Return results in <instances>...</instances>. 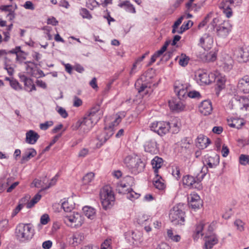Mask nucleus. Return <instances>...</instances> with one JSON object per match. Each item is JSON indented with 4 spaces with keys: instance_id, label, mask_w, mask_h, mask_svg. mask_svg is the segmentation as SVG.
<instances>
[{
    "instance_id": "nucleus-3",
    "label": "nucleus",
    "mask_w": 249,
    "mask_h": 249,
    "mask_svg": "<svg viewBox=\"0 0 249 249\" xmlns=\"http://www.w3.org/2000/svg\"><path fill=\"white\" fill-rule=\"evenodd\" d=\"M203 169L202 168L200 173L198 174L195 177L189 175L184 176L182 178L183 185L190 188L201 189L202 186L200 183L206 174L204 171H202Z\"/></svg>"
},
{
    "instance_id": "nucleus-27",
    "label": "nucleus",
    "mask_w": 249,
    "mask_h": 249,
    "mask_svg": "<svg viewBox=\"0 0 249 249\" xmlns=\"http://www.w3.org/2000/svg\"><path fill=\"white\" fill-rule=\"evenodd\" d=\"M205 161V164L208 165V167H205L206 169L208 167L211 168H215L219 164V156L215 155L214 157H210Z\"/></svg>"
},
{
    "instance_id": "nucleus-59",
    "label": "nucleus",
    "mask_w": 249,
    "mask_h": 249,
    "mask_svg": "<svg viewBox=\"0 0 249 249\" xmlns=\"http://www.w3.org/2000/svg\"><path fill=\"white\" fill-rule=\"evenodd\" d=\"M58 178V176L57 175H56L51 180L50 183H49V185L48 186H46V187H44L43 188V189L46 190L50 187L54 185L57 181Z\"/></svg>"
},
{
    "instance_id": "nucleus-31",
    "label": "nucleus",
    "mask_w": 249,
    "mask_h": 249,
    "mask_svg": "<svg viewBox=\"0 0 249 249\" xmlns=\"http://www.w3.org/2000/svg\"><path fill=\"white\" fill-rule=\"evenodd\" d=\"M61 206L65 212H70L74 209V203L71 199H67L62 202Z\"/></svg>"
},
{
    "instance_id": "nucleus-35",
    "label": "nucleus",
    "mask_w": 249,
    "mask_h": 249,
    "mask_svg": "<svg viewBox=\"0 0 249 249\" xmlns=\"http://www.w3.org/2000/svg\"><path fill=\"white\" fill-rule=\"evenodd\" d=\"M139 158L136 157H133L132 156L129 155L126 156L124 159V163L126 165V166L130 169L131 167L133 166V164L135 163V162L137 161V159Z\"/></svg>"
},
{
    "instance_id": "nucleus-2",
    "label": "nucleus",
    "mask_w": 249,
    "mask_h": 249,
    "mask_svg": "<svg viewBox=\"0 0 249 249\" xmlns=\"http://www.w3.org/2000/svg\"><path fill=\"white\" fill-rule=\"evenodd\" d=\"M100 197L103 209L107 210L111 208L115 200V197L109 185H105L101 188Z\"/></svg>"
},
{
    "instance_id": "nucleus-61",
    "label": "nucleus",
    "mask_w": 249,
    "mask_h": 249,
    "mask_svg": "<svg viewBox=\"0 0 249 249\" xmlns=\"http://www.w3.org/2000/svg\"><path fill=\"white\" fill-rule=\"evenodd\" d=\"M24 7L26 9L33 10L35 9V7L32 2L31 1H27L25 2L23 5Z\"/></svg>"
},
{
    "instance_id": "nucleus-30",
    "label": "nucleus",
    "mask_w": 249,
    "mask_h": 249,
    "mask_svg": "<svg viewBox=\"0 0 249 249\" xmlns=\"http://www.w3.org/2000/svg\"><path fill=\"white\" fill-rule=\"evenodd\" d=\"M155 178L154 179L153 184L154 186L159 190H163L165 188V184L163 179L158 174H155Z\"/></svg>"
},
{
    "instance_id": "nucleus-18",
    "label": "nucleus",
    "mask_w": 249,
    "mask_h": 249,
    "mask_svg": "<svg viewBox=\"0 0 249 249\" xmlns=\"http://www.w3.org/2000/svg\"><path fill=\"white\" fill-rule=\"evenodd\" d=\"M178 99H173L168 102L169 107L172 111L179 112L184 109V106L181 101V100L183 98L180 99L178 97Z\"/></svg>"
},
{
    "instance_id": "nucleus-22",
    "label": "nucleus",
    "mask_w": 249,
    "mask_h": 249,
    "mask_svg": "<svg viewBox=\"0 0 249 249\" xmlns=\"http://www.w3.org/2000/svg\"><path fill=\"white\" fill-rule=\"evenodd\" d=\"M210 139L203 135H199L197 138L196 145L199 149H203L206 148L210 143Z\"/></svg>"
},
{
    "instance_id": "nucleus-17",
    "label": "nucleus",
    "mask_w": 249,
    "mask_h": 249,
    "mask_svg": "<svg viewBox=\"0 0 249 249\" xmlns=\"http://www.w3.org/2000/svg\"><path fill=\"white\" fill-rule=\"evenodd\" d=\"M231 27L228 22H224L216 27L217 36L221 37H226L231 31Z\"/></svg>"
},
{
    "instance_id": "nucleus-7",
    "label": "nucleus",
    "mask_w": 249,
    "mask_h": 249,
    "mask_svg": "<svg viewBox=\"0 0 249 249\" xmlns=\"http://www.w3.org/2000/svg\"><path fill=\"white\" fill-rule=\"evenodd\" d=\"M242 0H223L219 5L220 9L228 18H231L232 15V6L235 7L240 5Z\"/></svg>"
},
{
    "instance_id": "nucleus-37",
    "label": "nucleus",
    "mask_w": 249,
    "mask_h": 249,
    "mask_svg": "<svg viewBox=\"0 0 249 249\" xmlns=\"http://www.w3.org/2000/svg\"><path fill=\"white\" fill-rule=\"evenodd\" d=\"M243 120L239 119H233L231 120V123H229V125L231 127L239 129L244 124Z\"/></svg>"
},
{
    "instance_id": "nucleus-36",
    "label": "nucleus",
    "mask_w": 249,
    "mask_h": 249,
    "mask_svg": "<svg viewBox=\"0 0 249 249\" xmlns=\"http://www.w3.org/2000/svg\"><path fill=\"white\" fill-rule=\"evenodd\" d=\"M204 228V225L202 223H200L196 225L194 234L193 235L195 240H197L200 236H202L204 233H202V230Z\"/></svg>"
},
{
    "instance_id": "nucleus-55",
    "label": "nucleus",
    "mask_w": 249,
    "mask_h": 249,
    "mask_svg": "<svg viewBox=\"0 0 249 249\" xmlns=\"http://www.w3.org/2000/svg\"><path fill=\"white\" fill-rule=\"evenodd\" d=\"M111 240L106 239L101 245V249H111Z\"/></svg>"
},
{
    "instance_id": "nucleus-43",
    "label": "nucleus",
    "mask_w": 249,
    "mask_h": 249,
    "mask_svg": "<svg viewBox=\"0 0 249 249\" xmlns=\"http://www.w3.org/2000/svg\"><path fill=\"white\" fill-rule=\"evenodd\" d=\"M94 174L90 172L87 174L83 178V183L85 185L89 184L93 180Z\"/></svg>"
},
{
    "instance_id": "nucleus-26",
    "label": "nucleus",
    "mask_w": 249,
    "mask_h": 249,
    "mask_svg": "<svg viewBox=\"0 0 249 249\" xmlns=\"http://www.w3.org/2000/svg\"><path fill=\"white\" fill-rule=\"evenodd\" d=\"M135 87L139 93L145 91V93H148V89L147 84L143 83L142 78H140L137 80L135 84Z\"/></svg>"
},
{
    "instance_id": "nucleus-25",
    "label": "nucleus",
    "mask_w": 249,
    "mask_h": 249,
    "mask_svg": "<svg viewBox=\"0 0 249 249\" xmlns=\"http://www.w3.org/2000/svg\"><path fill=\"white\" fill-rule=\"evenodd\" d=\"M236 104L239 106L240 109L247 110L249 107V99L246 97H240L238 99L235 98Z\"/></svg>"
},
{
    "instance_id": "nucleus-28",
    "label": "nucleus",
    "mask_w": 249,
    "mask_h": 249,
    "mask_svg": "<svg viewBox=\"0 0 249 249\" xmlns=\"http://www.w3.org/2000/svg\"><path fill=\"white\" fill-rule=\"evenodd\" d=\"M36 154V151L33 149L31 148L27 150L22 156L21 163H23L28 161L32 158L35 157Z\"/></svg>"
},
{
    "instance_id": "nucleus-58",
    "label": "nucleus",
    "mask_w": 249,
    "mask_h": 249,
    "mask_svg": "<svg viewBox=\"0 0 249 249\" xmlns=\"http://www.w3.org/2000/svg\"><path fill=\"white\" fill-rule=\"evenodd\" d=\"M53 122L52 121H47L44 123L40 124V128L42 130H47L49 127L53 125Z\"/></svg>"
},
{
    "instance_id": "nucleus-40",
    "label": "nucleus",
    "mask_w": 249,
    "mask_h": 249,
    "mask_svg": "<svg viewBox=\"0 0 249 249\" xmlns=\"http://www.w3.org/2000/svg\"><path fill=\"white\" fill-rule=\"evenodd\" d=\"M83 239V236L79 233H74L73 234L71 239L72 242L71 244L73 246H76L77 244H80Z\"/></svg>"
},
{
    "instance_id": "nucleus-10",
    "label": "nucleus",
    "mask_w": 249,
    "mask_h": 249,
    "mask_svg": "<svg viewBox=\"0 0 249 249\" xmlns=\"http://www.w3.org/2000/svg\"><path fill=\"white\" fill-rule=\"evenodd\" d=\"M151 130L157 133L160 136L166 134L171 128L170 124L166 122H156L151 124Z\"/></svg>"
},
{
    "instance_id": "nucleus-13",
    "label": "nucleus",
    "mask_w": 249,
    "mask_h": 249,
    "mask_svg": "<svg viewBox=\"0 0 249 249\" xmlns=\"http://www.w3.org/2000/svg\"><path fill=\"white\" fill-rule=\"evenodd\" d=\"M102 115L100 106L97 105L92 107L85 115L95 124L100 120Z\"/></svg>"
},
{
    "instance_id": "nucleus-24",
    "label": "nucleus",
    "mask_w": 249,
    "mask_h": 249,
    "mask_svg": "<svg viewBox=\"0 0 249 249\" xmlns=\"http://www.w3.org/2000/svg\"><path fill=\"white\" fill-rule=\"evenodd\" d=\"M145 167V163L141 159H137V161L133 164V166L129 169L134 174H137L142 172Z\"/></svg>"
},
{
    "instance_id": "nucleus-19",
    "label": "nucleus",
    "mask_w": 249,
    "mask_h": 249,
    "mask_svg": "<svg viewBox=\"0 0 249 249\" xmlns=\"http://www.w3.org/2000/svg\"><path fill=\"white\" fill-rule=\"evenodd\" d=\"M144 147L146 152L151 154H156L159 152L157 142L154 139L147 141L145 142Z\"/></svg>"
},
{
    "instance_id": "nucleus-44",
    "label": "nucleus",
    "mask_w": 249,
    "mask_h": 249,
    "mask_svg": "<svg viewBox=\"0 0 249 249\" xmlns=\"http://www.w3.org/2000/svg\"><path fill=\"white\" fill-rule=\"evenodd\" d=\"M172 175L176 178V179H178L180 178V168L178 166L174 165L172 166Z\"/></svg>"
},
{
    "instance_id": "nucleus-51",
    "label": "nucleus",
    "mask_w": 249,
    "mask_h": 249,
    "mask_svg": "<svg viewBox=\"0 0 249 249\" xmlns=\"http://www.w3.org/2000/svg\"><path fill=\"white\" fill-rule=\"evenodd\" d=\"M205 56L206 60L209 61H214L216 58V54L213 52H210Z\"/></svg>"
},
{
    "instance_id": "nucleus-15",
    "label": "nucleus",
    "mask_w": 249,
    "mask_h": 249,
    "mask_svg": "<svg viewBox=\"0 0 249 249\" xmlns=\"http://www.w3.org/2000/svg\"><path fill=\"white\" fill-rule=\"evenodd\" d=\"M205 249H212L213 247L218 243V239L215 234L211 233L210 232L206 233L204 237Z\"/></svg>"
},
{
    "instance_id": "nucleus-9",
    "label": "nucleus",
    "mask_w": 249,
    "mask_h": 249,
    "mask_svg": "<svg viewBox=\"0 0 249 249\" xmlns=\"http://www.w3.org/2000/svg\"><path fill=\"white\" fill-rule=\"evenodd\" d=\"M134 178L130 176L125 177L123 180L118 184L117 191L119 194H126L131 189L134 184Z\"/></svg>"
},
{
    "instance_id": "nucleus-39",
    "label": "nucleus",
    "mask_w": 249,
    "mask_h": 249,
    "mask_svg": "<svg viewBox=\"0 0 249 249\" xmlns=\"http://www.w3.org/2000/svg\"><path fill=\"white\" fill-rule=\"evenodd\" d=\"M133 240L135 241H140L142 237V233L138 230L132 231L129 232Z\"/></svg>"
},
{
    "instance_id": "nucleus-50",
    "label": "nucleus",
    "mask_w": 249,
    "mask_h": 249,
    "mask_svg": "<svg viewBox=\"0 0 249 249\" xmlns=\"http://www.w3.org/2000/svg\"><path fill=\"white\" fill-rule=\"evenodd\" d=\"M167 235L169 238L174 241L178 242L180 239V237L178 235H173V231L171 229L167 230Z\"/></svg>"
},
{
    "instance_id": "nucleus-47",
    "label": "nucleus",
    "mask_w": 249,
    "mask_h": 249,
    "mask_svg": "<svg viewBox=\"0 0 249 249\" xmlns=\"http://www.w3.org/2000/svg\"><path fill=\"white\" fill-rule=\"evenodd\" d=\"M140 195L135 192L132 189L128 192L126 195V197L131 200L137 199L139 197Z\"/></svg>"
},
{
    "instance_id": "nucleus-63",
    "label": "nucleus",
    "mask_w": 249,
    "mask_h": 249,
    "mask_svg": "<svg viewBox=\"0 0 249 249\" xmlns=\"http://www.w3.org/2000/svg\"><path fill=\"white\" fill-rule=\"evenodd\" d=\"M52 242L50 240H47L42 243V248L44 249H50L52 246Z\"/></svg>"
},
{
    "instance_id": "nucleus-29",
    "label": "nucleus",
    "mask_w": 249,
    "mask_h": 249,
    "mask_svg": "<svg viewBox=\"0 0 249 249\" xmlns=\"http://www.w3.org/2000/svg\"><path fill=\"white\" fill-rule=\"evenodd\" d=\"M163 163L162 159L156 156L151 160V164L154 169V174H158L159 169H160Z\"/></svg>"
},
{
    "instance_id": "nucleus-45",
    "label": "nucleus",
    "mask_w": 249,
    "mask_h": 249,
    "mask_svg": "<svg viewBox=\"0 0 249 249\" xmlns=\"http://www.w3.org/2000/svg\"><path fill=\"white\" fill-rule=\"evenodd\" d=\"M239 163L243 165H249V155L241 154L239 158Z\"/></svg>"
},
{
    "instance_id": "nucleus-64",
    "label": "nucleus",
    "mask_w": 249,
    "mask_h": 249,
    "mask_svg": "<svg viewBox=\"0 0 249 249\" xmlns=\"http://www.w3.org/2000/svg\"><path fill=\"white\" fill-rule=\"evenodd\" d=\"M170 124L171 128V127L175 128V129L173 130L174 132H177L178 131L179 127V123H178L177 121H173V122H172L171 123H170Z\"/></svg>"
},
{
    "instance_id": "nucleus-33",
    "label": "nucleus",
    "mask_w": 249,
    "mask_h": 249,
    "mask_svg": "<svg viewBox=\"0 0 249 249\" xmlns=\"http://www.w3.org/2000/svg\"><path fill=\"white\" fill-rule=\"evenodd\" d=\"M83 213L89 218L92 219L95 216L96 213L95 210L89 206H85L83 208Z\"/></svg>"
},
{
    "instance_id": "nucleus-6",
    "label": "nucleus",
    "mask_w": 249,
    "mask_h": 249,
    "mask_svg": "<svg viewBox=\"0 0 249 249\" xmlns=\"http://www.w3.org/2000/svg\"><path fill=\"white\" fill-rule=\"evenodd\" d=\"M182 205L174 206L170 211L169 218L173 224L183 225L185 221V213L181 209Z\"/></svg>"
},
{
    "instance_id": "nucleus-12",
    "label": "nucleus",
    "mask_w": 249,
    "mask_h": 249,
    "mask_svg": "<svg viewBox=\"0 0 249 249\" xmlns=\"http://www.w3.org/2000/svg\"><path fill=\"white\" fill-rule=\"evenodd\" d=\"M94 124L90 121L88 117L85 116L81 119L78 121L73 126V129H78L84 133L88 132L93 126Z\"/></svg>"
},
{
    "instance_id": "nucleus-20",
    "label": "nucleus",
    "mask_w": 249,
    "mask_h": 249,
    "mask_svg": "<svg viewBox=\"0 0 249 249\" xmlns=\"http://www.w3.org/2000/svg\"><path fill=\"white\" fill-rule=\"evenodd\" d=\"M237 89L239 91L244 93H249V77L248 76H244L239 81Z\"/></svg>"
},
{
    "instance_id": "nucleus-14",
    "label": "nucleus",
    "mask_w": 249,
    "mask_h": 249,
    "mask_svg": "<svg viewBox=\"0 0 249 249\" xmlns=\"http://www.w3.org/2000/svg\"><path fill=\"white\" fill-rule=\"evenodd\" d=\"M234 55L240 63L246 62L249 60V52L246 48L238 47L234 51Z\"/></svg>"
},
{
    "instance_id": "nucleus-21",
    "label": "nucleus",
    "mask_w": 249,
    "mask_h": 249,
    "mask_svg": "<svg viewBox=\"0 0 249 249\" xmlns=\"http://www.w3.org/2000/svg\"><path fill=\"white\" fill-rule=\"evenodd\" d=\"M213 109L212 103L210 100H204L199 107L200 112L204 115L210 114Z\"/></svg>"
},
{
    "instance_id": "nucleus-4",
    "label": "nucleus",
    "mask_w": 249,
    "mask_h": 249,
    "mask_svg": "<svg viewBox=\"0 0 249 249\" xmlns=\"http://www.w3.org/2000/svg\"><path fill=\"white\" fill-rule=\"evenodd\" d=\"M188 85L187 84H183L179 81H176L174 84V90L177 96L181 99L189 97L191 98H195L200 97L199 92L194 90L188 91Z\"/></svg>"
},
{
    "instance_id": "nucleus-62",
    "label": "nucleus",
    "mask_w": 249,
    "mask_h": 249,
    "mask_svg": "<svg viewBox=\"0 0 249 249\" xmlns=\"http://www.w3.org/2000/svg\"><path fill=\"white\" fill-rule=\"evenodd\" d=\"M221 153L222 156L224 157H226L229 153V148H228L227 146H226L225 144H223L222 146Z\"/></svg>"
},
{
    "instance_id": "nucleus-38",
    "label": "nucleus",
    "mask_w": 249,
    "mask_h": 249,
    "mask_svg": "<svg viewBox=\"0 0 249 249\" xmlns=\"http://www.w3.org/2000/svg\"><path fill=\"white\" fill-rule=\"evenodd\" d=\"M41 196L39 193L36 194L30 200V201L27 203L26 206L27 208H31L33 207L35 204L39 201V200L41 199Z\"/></svg>"
},
{
    "instance_id": "nucleus-53",
    "label": "nucleus",
    "mask_w": 249,
    "mask_h": 249,
    "mask_svg": "<svg viewBox=\"0 0 249 249\" xmlns=\"http://www.w3.org/2000/svg\"><path fill=\"white\" fill-rule=\"evenodd\" d=\"M57 112L60 114V115L63 118H66L68 117V113L67 112L66 110L61 107H57Z\"/></svg>"
},
{
    "instance_id": "nucleus-52",
    "label": "nucleus",
    "mask_w": 249,
    "mask_h": 249,
    "mask_svg": "<svg viewBox=\"0 0 249 249\" xmlns=\"http://www.w3.org/2000/svg\"><path fill=\"white\" fill-rule=\"evenodd\" d=\"M10 84L11 87L15 90L21 89H22L18 81L15 79H12V80L10 81Z\"/></svg>"
},
{
    "instance_id": "nucleus-60",
    "label": "nucleus",
    "mask_w": 249,
    "mask_h": 249,
    "mask_svg": "<svg viewBox=\"0 0 249 249\" xmlns=\"http://www.w3.org/2000/svg\"><path fill=\"white\" fill-rule=\"evenodd\" d=\"M82 101L81 99L75 96L73 98V106L75 107H79L82 105Z\"/></svg>"
},
{
    "instance_id": "nucleus-54",
    "label": "nucleus",
    "mask_w": 249,
    "mask_h": 249,
    "mask_svg": "<svg viewBox=\"0 0 249 249\" xmlns=\"http://www.w3.org/2000/svg\"><path fill=\"white\" fill-rule=\"evenodd\" d=\"M169 43L170 41H166L164 45L161 47V48L160 50L157 51L155 53H157V54L159 56H160L166 51Z\"/></svg>"
},
{
    "instance_id": "nucleus-46",
    "label": "nucleus",
    "mask_w": 249,
    "mask_h": 249,
    "mask_svg": "<svg viewBox=\"0 0 249 249\" xmlns=\"http://www.w3.org/2000/svg\"><path fill=\"white\" fill-rule=\"evenodd\" d=\"M80 15L83 18L90 19L92 17L91 15L89 13V12L84 8H82L80 10Z\"/></svg>"
},
{
    "instance_id": "nucleus-49",
    "label": "nucleus",
    "mask_w": 249,
    "mask_h": 249,
    "mask_svg": "<svg viewBox=\"0 0 249 249\" xmlns=\"http://www.w3.org/2000/svg\"><path fill=\"white\" fill-rule=\"evenodd\" d=\"M100 5V4L96 0H89V2L87 3V7L91 10Z\"/></svg>"
},
{
    "instance_id": "nucleus-57",
    "label": "nucleus",
    "mask_w": 249,
    "mask_h": 249,
    "mask_svg": "<svg viewBox=\"0 0 249 249\" xmlns=\"http://www.w3.org/2000/svg\"><path fill=\"white\" fill-rule=\"evenodd\" d=\"M7 58L6 56L4 57V69L7 70L8 73L10 75H12L14 72V69L11 67H9L6 63V60Z\"/></svg>"
},
{
    "instance_id": "nucleus-16",
    "label": "nucleus",
    "mask_w": 249,
    "mask_h": 249,
    "mask_svg": "<svg viewBox=\"0 0 249 249\" xmlns=\"http://www.w3.org/2000/svg\"><path fill=\"white\" fill-rule=\"evenodd\" d=\"M213 38L208 34H204L200 38L198 45L205 50L210 49L213 44Z\"/></svg>"
},
{
    "instance_id": "nucleus-23",
    "label": "nucleus",
    "mask_w": 249,
    "mask_h": 249,
    "mask_svg": "<svg viewBox=\"0 0 249 249\" xmlns=\"http://www.w3.org/2000/svg\"><path fill=\"white\" fill-rule=\"evenodd\" d=\"M39 138V135L36 132L30 130L26 133L25 141L29 144H34L36 143Z\"/></svg>"
},
{
    "instance_id": "nucleus-8",
    "label": "nucleus",
    "mask_w": 249,
    "mask_h": 249,
    "mask_svg": "<svg viewBox=\"0 0 249 249\" xmlns=\"http://www.w3.org/2000/svg\"><path fill=\"white\" fill-rule=\"evenodd\" d=\"M64 223L72 228H78L84 223V217L80 213H76L72 215H66L64 217Z\"/></svg>"
},
{
    "instance_id": "nucleus-48",
    "label": "nucleus",
    "mask_w": 249,
    "mask_h": 249,
    "mask_svg": "<svg viewBox=\"0 0 249 249\" xmlns=\"http://www.w3.org/2000/svg\"><path fill=\"white\" fill-rule=\"evenodd\" d=\"M216 82V85L219 89H221L224 88L225 80L224 78L219 76H215V81Z\"/></svg>"
},
{
    "instance_id": "nucleus-34",
    "label": "nucleus",
    "mask_w": 249,
    "mask_h": 249,
    "mask_svg": "<svg viewBox=\"0 0 249 249\" xmlns=\"http://www.w3.org/2000/svg\"><path fill=\"white\" fill-rule=\"evenodd\" d=\"M151 221L150 216L146 214H140L138 216L137 222L140 225H146Z\"/></svg>"
},
{
    "instance_id": "nucleus-42",
    "label": "nucleus",
    "mask_w": 249,
    "mask_h": 249,
    "mask_svg": "<svg viewBox=\"0 0 249 249\" xmlns=\"http://www.w3.org/2000/svg\"><path fill=\"white\" fill-rule=\"evenodd\" d=\"M189 60L190 58L188 56L185 54L182 53L179 57L178 63L180 66L185 67L187 65Z\"/></svg>"
},
{
    "instance_id": "nucleus-32",
    "label": "nucleus",
    "mask_w": 249,
    "mask_h": 249,
    "mask_svg": "<svg viewBox=\"0 0 249 249\" xmlns=\"http://www.w3.org/2000/svg\"><path fill=\"white\" fill-rule=\"evenodd\" d=\"M118 6L121 8H124L125 11L128 12L132 13H136V10L134 6L131 4L129 1L122 2L119 3Z\"/></svg>"
},
{
    "instance_id": "nucleus-5",
    "label": "nucleus",
    "mask_w": 249,
    "mask_h": 249,
    "mask_svg": "<svg viewBox=\"0 0 249 249\" xmlns=\"http://www.w3.org/2000/svg\"><path fill=\"white\" fill-rule=\"evenodd\" d=\"M116 116L115 120L108 126H105L104 131L98 136V139L102 143L106 142L113 135V127L120 124L122 118L124 117V114L123 113L120 115L117 114Z\"/></svg>"
},
{
    "instance_id": "nucleus-56",
    "label": "nucleus",
    "mask_w": 249,
    "mask_h": 249,
    "mask_svg": "<svg viewBox=\"0 0 249 249\" xmlns=\"http://www.w3.org/2000/svg\"><path fill=\"white\" fill-rule=\"evenodd\" d=\"M50 221V217L48 214H43L40 219V223L42 225H46Z\"/></svg>"
},
{
    "instance_id": "nucleus-1",
    "label": "nucleus",
    "mask_w": 249,
    "mask_h": 249,
    "mask_svg": "<svg viewBox=\"0 0 249 249\" xmlns=\"http://www.w3.org/2000/svg\"><path fill=\"white\" fill-rule=\"evenodd\" d=\"M35 234L34 227L30 223H19L15 230L17 239L22 243L30 241Z\"/></svg>"
},
{
    "instance_id": "nucleus-11",
    "label": "nucleus",
    "mask_w": 249,
    "mask_h": 249,
    "mask_svg": "<svg viewBox=\"0 0 249 249\" xmlns=\"http://www.w3.org/2000/svg\"><path fill=\"white\" fill-rule=\"evenodd\" d=\"M215 75L213 73H208L203 71H200L197 72L196 76L197 82L200 85H208L214 81Z\"/></svg>"
},
{
    "instance_id": "nucleus-41",
    "label": "nucleus",
    "mask_w": 249,
    "mask_h": 249,
    "mask_svg": "<svg viewBox=\"0 0 249 249\" xmlns=\"http://www.w3.org/2000/svg\"><path fill=\"white\" fill-rule=\"evenodd\" d=\"M193 24V22L191 20H188L187 22H184L180 28L178 30V33L182 34L185 31L188 30Z\"/></svg>"
}]
</instances>
